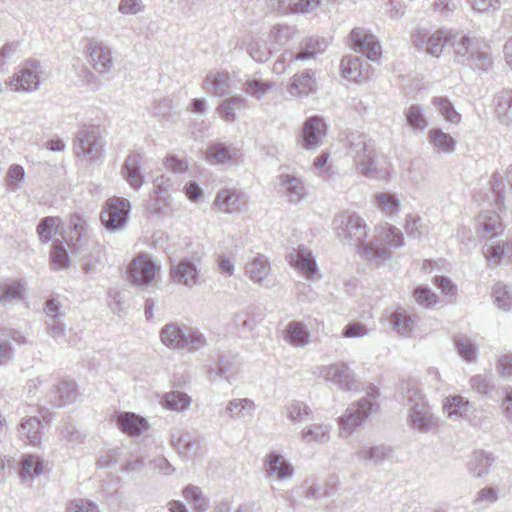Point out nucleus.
I'll use <instances>...</instances> for the list:
<instances>
[{
    "label": "nucleus",
    "mask_w": 512,
    "mask_h": 512,
    "mask_svg": "<svg viewBox=\"0 0 512 512\" xmlns=\"http://www.w3.org/2000/svg\"><path fill=\"white\" fill-rule=\"evenodd\" d=\"M337 238L356 248L361 259L373 265H380L391 258V253L379 241L366 242L369 227L357 213L346 211L335 216L333 220Z\"/></svg>",
    "instance_id": "1"
},
{
    "label": "nucleus",
    "mask_w": 512,
    "mask_h": 512,
    "mask_svg": "<svg viewBox=\"0 0 512 512\" xmlns=\"http://www.w3.org/2000/svg\"><path fill=\"white\" fill-rule=\"evenodd\" d=\"M451 46L457 62L474 70L486 72L492 69L493 57L490 47L481 39L463 33H454Z\"/></svg>",
    "instance_id": "2"
},
{
    "label": "nucleus",
    "mask_w": 512,
    "mask_h": 512,
    "mask_svg": "<svg viewBox=\"0 0 512 512\" xmlns=\"http://www.w3.org/2000/svg\"><path fill=\"white\" fill-rule=\"evenodd\" d=\"M402 402L408 407V422L419 432L425 433L437 426V418L433 416L422 391L414 385L403 387Z\"/></svg>",
    "instance_id": "3"
},
{
    "label": "nucleus",
    "mask_w": 512,
    "mask_h": 512,
    "mask_svg": "<svg viewBox=\"0 0 512 512\" xmlns=\"http://www.w3.org/2000/svg\"><path fill=\"white\" fill-rule=\"evenodd\" d=\"M159 336L162 344L172 350L195 352L207 345L206 337L199 330L178 323L164 325Z\"/></svg>",
    "instance_id": "4"
},
{
    "label": "nucleus",
    "mask_w": 512,
    "mask_h": 512,
    "mask_svg": "<svg viewBox=\"0 0 512 512\" xmlns=\"http://www.w3.org/2000/svg\"><path fill=\"white\" fill-rule=\"evenodd\" d=\"M47 77L48 73L40 61L28 59L6 80V85L15 92L31 93L37 91Z\"/></svg>",
    "instance_id": "5"
},
{
    "label": "nucleus",
    "mask_w": 512,
    "mask_h": 512,
    "mask_svg": "<svg viewBox=\"0 0 512 512\" xmlns=\"http://www.w3.org/2000/svg\"><path fill=\"white\" fill-rule=\"evenodd\" d=\"M348 155L353 158L356 170L371 176L376 172V149L374 142L364 133L354 131L347 137Z\"/></svg>",
    "instance_id": "6"
},
{
    "label": "nucleus",
    "mask_w": 512,
    "mask_h": 512,
    "mask_svg": "<svg viewBox=\"0 0 512 512\" xmlns=\"http://www.w3.org/2000/svg\"><path fill=\"white\" fill-rule=\"evenodd\" d=\"M348 155L353 158L356 170L371 176L376 172V149L374 142L364 133L354 131L347 137Z\"/></svg>",
    "instance_id": "7"
},
{
    "label": "nucleus",
    "mask_w": 512,
    "mask_h": 512,
    "mask_svg": "<svg viewBox=\"0 0 512 512\" xmlns=\"http://www.w3.org/2000/svg\"><path fill=\"white\" fill-rule=\"evenodd\" d=\"M380 395L375 386H369L367 397L362 398L356 404H352L346 411V414L339 417L340 436H349L358 426H360L377 407L376 402L370 398L376 399Z\"/></svg>",
    "instance_id": "8"
},
{
    "label": "nucleus",
    "mask_w": 512,
    "mask_h": 512,
    "mask_svg": "<svg viewBox=\"0 0 512 512\" xmlns=\"http://www.w3.org/2000/svg\"><path fill=\"white\" fill-rule=\"evenodd\" d=\"M103 146L100 126L85 125L77 132L74 143L75 154L87 164L95 163L100 159Z\"/></svg>",
    "instance_id": "9"
},
{
    "label": "nucleus",
    "mask_w": 512,
    "mask_h": 512,
    "mask_svg": "<svg viewBox=\"0 0 512 512\" xmlns=\"http://www.w3.org/2000/svg\"><path fill=\"white\" fill-rule=\"evenodd\" d=\"M454 33L448 29H416L411 35V42L417 48H425L427 54L439 57L445 45H451Z\"/></svg>",
    "instance_id": "10"
},
{
    "label": "nucleus",
    "mask_w": 512,
    "mask_h": 512,
    "mask_svg": "<svg viewBox=\"0 0 512 512\" xmlns=\"http://www.w3.org/2000/svg\"><path fill=\"white\" fill-rule=\"evenodd\" d=\"M317 369L325 381L331 382L341 391H356L359 388L356 374L346 362L321 365Z\"/></svg>",
    "instance_id": "11"
},
{
    "label": "nucleus",
    "mask_w": 512,
    "mask_h": 512,
    "mask_svg": "<svg viewBox=\"0 0 512 512\" xmlns=\"http://www.w3.org/2000/svg\"><path fill=\"white\" fill-rule=\"evenodd\" d=\"M131 211L129 200L121 197L108 199L100 213V220L103 226L115 232L125 227Z\"/></svg>",
    "instance_id": "12"
},
{
    "label": "nucleus",
    "mask_w": 512,
    "mask_h": 512,
    "mask_svg": "<svg viewBox=\"0 0 512 512\" xmlns=\"http://www.w3.org/2000/svg\"><path fill=\"white\" fill-rule=\"evenodd\" d=\"M200 264L201 256L197 254L181 259L177 264L171 266L172 281L188 288L198 285Z\"/></svg>",
    "instance_id": "13"
},
{
    "label": "nucleus",
    "mask_w": 512,
    "mask_h": 512,
    "mask_svg": "<svg viewBox=\"0 0 512 512\" xmlns=\"http://www.w3.org/2000/svg\"><path fill=\"white\" fill-rule=\"evenodd\" d=\"M88 63L99 74L110 73L113 68L111 48L102 41L91 39L86 46Z\"/></svg>",
    "instance_id": "14"
},
{
    "label": "nucleus",
    "mask_w": 512,
    "mask_h": 512,
    "mask_svg": "<svg viewBox=\"0 0 512 512\" xmlns=\"http://www.w3.org/2000/svg\"><path fill=\"white\" fill-rule=\"evenodd\" d=\"M265 476L275 481H287L294 476V467L289 460L278 451H270L263 460Z\"/></svg>",
    "instance_id": "15"
},
{
    "label": "nucleus",
    "mask_w": 512,
    "mask_h": 512,
    "mask_svg": "<svg viewBox=\"0 0 512 512\" xmlns=\"http://www.w3.org/2000/svg\"><path fill=\"white\" fill-rule=\"evenodd\" d=\"M160 266L147 255H138L129 265V278L133 284L148 286L155 279Z\"/></svg>",
    "instance_id": "16"
},
{
    "label": "nucleus",
    "mask_w": 512,
    "mask_h": 512,
    "mask_svg": "<svg viewBox=\"0 0 512 512\" xmlns=\"http://www.w3.org/2000/svg\"><path fill=\"white\" fill-rule=\"evenodd\" d=\"M350 39L355 51L362 53L371 61L381 57V46L375 35L368 30L357 27L350 32Z\"/></svg>",
    "instance_id": "17"
},
{
    "label": "nucleus",
    "mask_w": 512,
    "mask_h": 512,
    "mask_svg": "<svg viewBox=\"0 0 512 512\" xmlns=\"http://www.w3.org/2000/svg\"><path fill=\"white\" fill-rule=\"evenodd\" d=\"M327 132V126L319 116L306 119L300 136V144L305 150H315L323 143Z\"/></svg>",
    "instance_id": "18"
},
{
    "label": "nucleus",
    "mask_w": 512,
    "mask_h": 512,
    "mask_svg": "<svg viewBox=\"0 0 512 512\" xmlns=\"http://www.w3.org/2000/svg\"><path fill=\"white\" fill-rule=\"evenodd\" d=\"M236 85L232 75L223 70L209 71L202 82L203 89L216 97L227 96Z\"/></svg>",
    "instance_id": "19"
},
{
    "label": "nucleus",
    "mask_w": 512,
    "mask_h": 512,
    "mask_svg": "<svg viewBox=\"0 0 512 512\" xmlns=\"http://www.w3.org/2000/svg\"><path fill=\"white\" fill-rule=\"evenodd\" d=\"M255 410L256 404L252 399L234 398L219 411V415L227 421H244L252 419Z\"/></svg>",
    "instance_id": "20"
},
{
    "label": "nucleus",
    "mask_w": 512,
    "mask_h": 512,
    "mask_svg": "<svg viewBox=\"0 0 512 512\" xmlns=\"http://www.w3.org/2000/svg\"><path fill=\"white\" fill-rule=\"evenodd\" d=\"M174 182L171 176L163 174L156 177L153 180V190L151 192V198L154 200L148 206L151 213H159L162 209L169 206L170 195L169 191L173 189Z\"/></svg>",
    "instance_id": "21"
},
{
    "label": "nucleus",
    "mask_w": 512,
    "mask_h": 512,
    "mask_svg": "<svg viewBox=\"0 0 512 512\" xmlns=\"http://www.w3.org/2000/svg\"><path fill=\"white\" fill-rule=\"evenodd\" d=\"M271 270L268 258L262 254L250 258L244 266L245 275L260 286H268Z\"/></svg>",
    "instance_id": "22"
},
{
    "label": "nucleus",
    "mask_w": 512,
    "mask_h": 512,
    "mask_svg": "<svg viewBox=\"0 0 512 512\" xmlns=\"http://www.w3.org/2000/svg\"><path fill=\"white\" fill-rule=\"evenodd\" d=\"M205 156L206 160L211 164L232 165L237 163L240 151L230 144L214 142L207 147Z\"/></svg>",
    "instance_id": "23"
},
{
    "label": "nucleus",
    "mask_w": 512,
    "mask_h": 512,
    "mask_svg": "<svg viewBox=\"0 0 512 512\" xmlns=\"http://www.w3.org/2000/svg\"><path fill=\"white\" fill-rule=\"evenodd\" d=\"M317 82L312 70L294 74L287 85L288 93L295 98L306 97L316 92Z\"/></svg>",
    "instance_id": "24"
},
{
    "label": "nucleus",
    "mask_w": 512,
    "mask_h": 512,
    "mask_svg": "<svg viewBox=\"0 0 512 512\" xmlns=\"http://www.w3.org/2000/svg\"><path fill=\"white\" fill-rule=\"evenodd\" d=\"M278 180L289 202L298 203L306 197V186L300 176L293 173L281 172L278 176Z\"/></svg>",
    "instance_id": "25"
},
{
    "label": "nucleus",
    "mask_w": 512,
    "mask_h": 512,
    "mask_svg": "<svg viewBox=\"0 0 512 512\" xmlns=\"http://www.w3.org/2000/svg\"><path fill=\"white\" fill-rule=\"evenodd\" d=\"M355 455L365 466H378L391 458L392 450L385 445L365 444L356 450Z\"/></svg>",
    "instance_id": "26"
},
{
    "label": "nucleus",
    "mask_w": 512,
    "mask_h": 512,
    "mask_svg": "<svg viewBox=\"0 0 512 512\" xmlns=\"http://www.w3.org/2000/svg\"><path fill=\"white\" fill-rule=\"evenodd\" d=\"M143 155L141 153L129 154L123 164L121 173L129 186L139 190L144 183V175L141 172Z\"/></svg>",
    "instance_id": "27"
},
{
    "label": "nucleus",
    "mask_w": 512,
    "mask_h": 512,
    "mask_svg": "<svg viewBox=\"0 0 512 512\" xmlns=\"http://www.w3.org/2000/svg\"><path fill=\"white\" fill-rule=\"evenodd\" d=\"M340 67L343 77L350 81H363L370 76V64L359 57H344Z\"/></svg>",
    "instance_id": "28"
},
{
    "label": "nucleus",
    "mask_w": 512,
    "mask_h": 512,
    "mask_svg": "<svg viewBox=\"0 0 512 512\" xmlns=\"http://www.w3.org/2000/svg\"><path fill=\"white\" fill-rule=\"evenodd\" d=\"M283 340L295 348L305 347L310 343L311 334L301 321H290L282 331Z\"/></svg>",
    "instance_id": "29"
},
{
    "label": "nucleus",
    "mask_w": 512,
    "mask_h": 512,
    "mask_svg": "<svg viewBox=\"0 0 512 512\" xmlns=\"http://www.w3.org/2000/svg\"><path fill=\"white\" fill-rule=\"evenodd\" d=\"M242 205L241 193L236 189H221L218 191L213 206L220 212L231 214L240 210Z\"/></svg>",
    "instance_id": "30"
},
{
    "label": "nucleus",
    "mask_w": 512,
    "mask_h": 512,
    "mask_svg": "<svg viewBox=\"0 0 512 512\" xmlns=\"http://www.w3.org/2000/svg\"><path fill=\"white\" fill-rule=\"evenodd\" d=\"M332 427L326 423H314L305 426L299 433V439L302 443L310 445L312 443L325 444L330 440Z\"/></svg>",
    "instance_id": "31"
},
{
    "label": "nucleus",
    "mask_w": 512,
    "mask_h": 512,
    "mask_svg": "<svg viewBox=\"0 0 512 512\" xmlns=\"http://www.w3.org/2000/svg\"><path fill=\"white\" fill-rule=\"evenodd\" d=\"M478 235L482 238L492 239L502 233L500 217L494 211H483L478 216Z\"/></svg>",
    "instance_id": "32"
},
{
    "label": "nucleus",
    "mask_w": 512,
    "mask_h": 512,
    "mask_svg": "<svg viewBox=\"0 0 512 512\" xmlns=\"http://www.w3.org/2000/svg\"><path fill=\"white\" fill-rule=\"evenodd\" d=\"M419 318L416 314L406 311L405 309H398L391 315V323L394 330L400 336L410 337L412 332L417 327Z\"/></svg>",
    "instance_id": "33"
},
{
    "label": "nucleus",
    "mask_w": 512,
    "mask_h": 512,
    "mask_svg": "<svg viewBox=\"0 0 512 512\" xmlns=\"http://www.w3.org/2000/svg\"><path fill=\"white\" fill-rule=\"evenodd\" d=\"M10 340L18 345L26 343V337L17 330L9 329L0 332V365L7 364L13 358V348Z\"/></svg>",
    "instance_id": "34"
},
{
    "label": "nucleus",
    "mask_w": 512,
    "mask_h": 512,
    "mask_svg": "<svg viewBox=\"0 0 512 512\" xmlns=\"http://www.w3.org/2000/svg\"><path fill=\"white\" fill-rule=\"evenodd\" d=\"M494 112L502 124L512 123V90L503 89L495 95Z\"/></svg>",
    "instance_id": "35"
},
{
    "label": "nucleus",
    "mask_w": 512,
    "mask_h": 512,
    "mask_svg": "<svg viewBox=\"0 0 512 512\" xmlns=\"http://www.w3.org/2000/svg\"><path fill=\"white\" fill-rule=\"evenodd\" d=\"M117 425L130 436H139L148 429L147 421L135 413L125 412L117 417Z\"/></svg>",
    "instance_id": "36"
},
{
    "label": "nucleus",
    "mask_w": 512,
    "mask_h": 512,
    "mask_svg": "<svg viewBox=\"0 0 512 512\" xmlns=\"http://www.w3.org/2000/svg\"><path fill=\"white\" fill-rule=\"evenodd\" d=\"M77 398L76 384L72 381H61L50 393L53 405L62 407L73 403Z\"/></svg>",
    "instance_id": "37"
},
{
    "label": "nucleus",
    "mask_w": 512,
    "mask_h": 512,
    "mask_svg": "<svg viewBox=\"0 0 512 512\" xmlns=\"http://www.w3.org/2000/svg\"><path fill=\"white\" fill-rule=\"evenodd\" d=\"M428 142L439 153L452 154L456 150V140L440 128H432L427 135Z\"/></svg>",
    "instance_id": "38"
},
{
    "label": "nucleus",
    "mask_w": 512,
    "mask_h": 512,
    "mask_svg": "<svg viewBox=\"0 0 512 512\" xmlns=\"http://www.w3.org/2000/svg\"><path fill=\"white\" fill-rule=\"evenodd\" d=\"M493 462L494 457L491 453L475 451L467 463V469L473 477L482 478L488 474Z\"/></svg>",
    "instance_id": "39"
},
{
    "label": "nucleus",
    "mask_w": 512,
    "mask_h": 512,
    "mask_svg": "<svg viewBox=\"0 0 512 512\" xmlns=\"http://www.w3.org/2000/svg\"><path fill=\"white\" fill-rule=\"evenodd\" d=\"M290 261L295 263L307 278L311 279L317 273V266L312 252L304 247H299L294 253L290 254Z\"/></svg>",
    "instance_id": "40"
},
{
    "label": "nucleus",
    "mask_w": 512,
    "mask_h": 512,
    "mask_svg": "<svg viewBox=\"0 0 512 512\" xmlns=\"http://www.w3.org/2000/svg\"><path fill=\"white\" fill-rule=\"evenodd\" d=\"M483 254L494 265L500 264L506 258L512 262V241L485 244Z\"/></svg>",
    "instance_id": "41"
},
{
    "label": "nucleus",
    "mask_w": 512,
    "mask_h": 512,
    "mask_svg": "<svg viewBox=\"0 0 512 512\" xmlns=\"http://www.w3.org/2000/svg\"><path fill=\"white\" fill-rule=\"evenodd\" d=\"M246 99L241 95H233L223 100L216 108L220 118L225 122H234L237 118L236 110L245 106Z\"/></svg>",
    "instance_id": "42"
},
{
    "label": "nucleus",
    "mask_w": 512,
    "mask_h": 512,
    "mask_svg": "<svg viewBox=\"0 0 512 512\" xmlns=\"http://www.w3.org/2000/svg\"><path fill=\"white\" fill-rule=\"evenodd\" d=\"M41 422L37 417H28L20 424V437L28 444L36 446L41 441Z\"/></svg>",
    "instance_id": "43"
},
{
    "label": "nucleus",
    "mask_w": 512,
    "mask_h": 512,
    "mask_svg": "<svg viewBox=\"0 0 512 512\" xmlns=\"http://www.w3.org/2000/svg\"><path fill=\"white\" fill-rule=\"evenodd\" d=\"M443 408L449 418H463L470 410V402L460 395L450 396L446 398Z\"/></svg>",
    "instance_id": "44"
},
{
    "label": "nucleus",
    "mask_w": 512,
    "mask_h": 512,
    "mask_svg": "<svg viewBox=\"0 0 512 512\" xmlns=\"http://www.w3.org/2000/svg\"><path fill=\"white\" fill-rule=\"evenodd\" d=\"M327 48V42L319 37L307 39L298 53H295L298 61L313 59L318 54H322Z\"/></svg>",
    "instance_id": "45"
},
{
    "label": "nucleus",
    "mask_w": 512,
    "mask_h": 512,
    "mask_svg": "<svg viewBox=\"0 0 512 512\" xmlns=\"http://www.w3.org/2000/svg\"><path fill=\"white\" fill-rule=\"evenodd\" d=\"M161 403L168 410L181 412L189 408L191 397L181 391H171L163 396Z\"/></svg>",
    "instance_id": "46"
},
{
    "label": "nucleus",
    "mask_w": 512,
    "mask_h": 512,
    "mask_svg": "<svg viewBox=\"0 0 512 512\" xmlns=\"http://www.w3.org/2000/svg\"><path fill=\"white\" fill-rule=\"evenodd\" d=\"M375 199L377 207L381 212L385 213V215L393 217L398 215L400 212V201L394 194L378 193L376 194Z\"/></svg>",
    "instance_id": "47"
},
{
    "label": "nucleus",
    "mask_w": 512,
    "mask_h": 512,
    "mask_svg": "<svg viewBox=\"0 0 512 512\" xmlns=\"http://www.w3.org/2000/svg\"><path fill=\"white\" fill-rule=\"evenodd\" d=\"M286 413L289 421L300 423L307 420L312 411L305 402L294 400L286 406Z\"/></svg>",
    "instance_id": "48"
},
{
    "label": "nucleus",
    "mask_w": 512,
    "mask_h": 512,
    "mask_svg": "<svg viewBox=\"0 0 512 512\" xmlns=\"http://www.w3.org/2000/svg\"><path fill=\"white\" fill-rule=\"evenodd\" d=\"M432 103L446 121L452 124H458L461 121V115L447 98L434 97Z\"/></svg>",
    "instance_id": "49"
},
{
    "label": "nucleus",
    "mask_w": 512,
    "mask_h": 512,
    "mask_svg": "<svg viewBox=\"0 0 512 512\" xmlns=\"http://www.w3.org/2000/svg\"><path fill=\"white\" fill-rule=\"evenodd\" d=\"M50 259L53 270L67 269L69 267L70 259L63 242L56 241L53 243Z\"/></svg>",
    "instance_id": "50"
},
{
    "label": "nucleus",
    "mask_w": 512,
    "mask_h": 512,
    "mask_svg": "<svg viewBox=\"0 0 512 512\" xmlns=\"http://www.w3.org/2000/svg\"><path fill=\"white\" fill-rule=\"evenodd\" d=\"M246 51L257 62L264 63L271 56V49L259 39H251L246 45Z\"/></svg>",
    "instance_id": "51"
},
{
    "label": "nucleus",
    "mask_w": 512,
    "mask_h": 512,
    "mask_svg": "<svg viewBox=\"0 0 512 512\" xmlns=\"http://www.w3.org/2000/svg\"><path fill=\"white\" fill-rule=\"evenodd\" d=\"M273 88V83L270 81H261L258 79H249L243 84V91L260 100L263 96Z\"/></svg>",
    "instance_id": "52"
},
{
    "label": "nucleus",
    "mask_w": 512,
    "mask_h": 512,
    "mask_svg": "<svg viewBox=\"0 0 512 512\" xmlns=\"http://www.w3.org/2000/svg\"><path fill=\"white\" fill-rule=\"evenodd\" d=\"M43 465L39 457L34 455H26L21 461V477L33 478L42 473Z\"/></svg>",
    "instance_id": "53"
},
{
    "label": "nucleus",
    "mask_w": 512,
    "mask_h": 512,
    "mask_svg": "<svg viewBox=\"0 0 512 512\" xmlns=\"http://www.w3.org/2000/svg\"><path fill=\"white\" fill-rule=\"evenodd\" d=\"M454 345L459 355L468 362L474 361L477 356L476 345L466 336H456L454 339Z\"/></svg>",
    "instance_id": "54"
},
{
    "label": "nucleus",
    "mask_w": 512,
    "mask_h": 512,
    "mask_svg": "<svg viewBox=\"0 0 512 512\" xmlns=\"http://www.w3.org/2000/svg\"><path fill=\"white\" fill-rule=\"evenodd\" d=\"M173 443L179 453L186 458H191L192 456L197 455L200 448L199 440L192 438L189 435L181 436Z\"/></svg>",
    "instance_id": "55"
},
{
    "label": "nucleus",
    "mask_w": 512,
    "mask_h": 512,
    "mask_svg": "<svg viewBox=\"0 0 512 512\" xmlns=\"http://www.w3.org/2000/svg\"><path fill=\"white\" fill-rule=\"evenodd\" d=\"M183 496L199 512H204L207 509L208 502L198 487L187 486L183 490Z\"/></svg>",
    "instance_id": "56"
},
{
    "label": "nucleus",
    "mask_w": 512,
    "mask_h": 512,
    "mask_svg": "<svg viewBox=\"0 0 512 512\" xmlns=\"http://www.w3.org/2000/svg\"><path fill=\"white\" fill-rule=\"evenodd\" d=\"M405 117L408 125L414 130H424L427 126V120L420 106L411 105L405 111Z\"/></svg>",
    "instance_id": "57"
},
{
    "label": "nucleus",
    "mask_w": 512,
    "mask_h": 512,
    "mask_svg": "<svg viewBox=\"0 0 512 512\" xmlns=\"http://www.w3.org/2000/svg\"><path fill=\"white\" fill-rule=\"evenodd\" d=\"M25 179V170L19 164H12L6 175V188L11 192L17 191Z\"/></svg>",
    "instance_id": "58"
},
{
    "label": "nucleus",
    "mask_w": 512,
    "mask_h": 512,
    "mask_svg": "<svg viewBox=\"0 0 512 512\" xmlns=\"http://www.w3.org/2000/svg\"><path fill=\"white\" fill-rule=\"evenodd\" d=\"M494 302L498 308L508 311L512 307V292L502 283L493 286Z\"/></svg>",
    "instance_id": "59"
},
{
    "label": "nucleus",
    "mask_w": 512,
    "mask_h": 512,
    "mask_svg": "<svg viewBox=\"0 0 512 512\" xmlns=\"http://www.w3.org/2000/svg\"><path fill=\"white\" fill-rule=\"evenodd\" d=\"M59 224L60 219L58 217L49 216L43 218L37 226V233L41 242H49Z\"/></svg>",
    "instance_id": "60"
},
{
    "label": "nucleus",
    "mask_w": 512,
    "mask_h": 512,
    "mask_svg": "<svg viewBox=\"0 0 512 512\" xmlns=\"http://www.w3.org/2000/svg\"><path fill=\"white\" fill-rule=\"evenodd\" d=\"M65 512H101L98 505L86 498H75L66 504Z\"/></svg>",
    "instance_id": "61"
},
{
    "label": "nucleus",
    "mask_w": 512,
    "mask_h": 512,
    "mask_svg": "<svg viewBox=\"0 0 512 512\" xmlns=\"http://www.w3.org/2000/svg\"><path fill=\"white\" fill-rule=\"evenodd\" d=\"M217 365L220 368V373H222L223 377H225L228 382L235 379V376L238 373V366L234 358L222 356L219 358Z\"/></svg>",
    "instance_id": "62"
},
{
    "label": "nucleus",
    "mask_w": 512,
    "mask_h": 512,
    "mask_svg": "<svg viewBox=\"0 0 512 512\" xmlns=\"http://www.w3.org/2000/svg\"><path fill=\"white\" fill-rule=\"evenodd\" d=\"M469 383L471 389L481 395H487L495 388L493 382L487 376L480 374L471 377Z\"/></svg>",
    "instance_id": "63"
},
{
    "label": "nucleus",
    "mask_w": 512,
    "mask_h": 512,
    "mask_svg": "<svg viewBox=\"0 0 512 512\" xmlns=\"http://www.w3.org/2000/svg\"><path fill=\"white\" fill-rule=\"evenodd\" d=\"M498 375L506 380L512 379V354L504 353L499 356L496 364Z\"/></svg>",
    "instance_id": "64"
}]
</instances>
